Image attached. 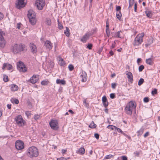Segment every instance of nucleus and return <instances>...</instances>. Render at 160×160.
Instances as JSON below:
<instances>
[{"instance_id": "obj_63", "label": "nucleus", "mask_w": 160, "mask_h": 160, "mask_svg": "<svg viewBox=\"0 0 160 160\" xmlns=\"http://www.w3.org/2000/svg\"><path fill=\"white\" fill-rule=\"evenodd\" d=\"M141 59L140 58H138L137 60V62L138 65H140V62L141 61Z\"/></svg>"}, {"instance_id": "obj_9", "label": "nucleus", "mask_w": 160, "mask_h": 160, "mask_svg": "<svg viewBox=\"0 0 160 160\" xmlns=\"http://www.w3.org/2000/svg\"><path fill=\"white\" fill-rule=\"evenodd\" d=\"M15 146L16 149L18 150H22L24 148L23 142L20 140H17L16 142Z\"/></svg>"}, {"instance_id": "obj_26", "label": "nucleus", "mask_w": 160, "mask_h": 160, "mask_svg": "<svg viewBox=\"0 0 160 160\" xmlns=\"http://www.w3.org/2000/svg\"><path fill=\"white\" fill-rule=\"evenodd\" d=\"M116 15L117 18L119 20H120L122 16V14L121 11H116Z\"/></svg>"}, {"instance_id": "obj_14", "label": "nucleus", "mask_w": 160, "mask_h": 160, "mask_svg": "<svg viewBox=\"0 0 160 160\" xmlns=\"http://www.w3.org/2000/svg\"><path fill=\"white\" fill-rule=\"evenodd\" d=\"M38 80V79L36 78V75H33V76L31 77L30 79L28 81L32 84H34L36 83Z\"/></svg>"}, {"instance_id": "obj_27", "label": "nucleus", "mask_w": 160, "mask_h": 160, "mask_svg": "<svg viewBox=\"0 0 160 160\" xmlns=\"http://www.w3.org/2000/svg\"><path fill=\"white\" fill-rule=\"evenodd\" d=\"M66 30L64 31V33L66 35V36L68 37H69L70 36V30L69 28L67 27H66Z\"/></svg>"}, {"instance_id": "obj_50", "label": "nucleus", "mask_w": 160, "mask_h": 160, "mask_svg": "<svg viewBox=\"0 0 160 160\" xmlns=\"http://www.w3.org/2000/svg\"><path fill=\"white\" fill-rule=\"evenodd\" d=\"M121 8L120 6H116V11H121Z\"/></svg>"}, {"instance_id": "obj_16", "label": "nucleus", "mask_w": 160, "mask_h": 160, "mask_svg": "<svg viewBox=\"0 0 160 160\" xmlns=\"http://www.w3.org/2000/svg\"><path fill=\"white\" fill-rule=\"evenodd\" d=\"M44 45L45 46L46 48L48 49L49 50L52 49V45L51 42L48 40H47L45 42Z\"/></svg>"}, {"instance_id": "obj_8", "label": "nucleus", "mask_w": 160, "mask_h": 160, "mask_svg": "<svg viewBox=\"0 0 160 160\" xmlns=\"http://www.w3.org/2000/svg\"><path fill=\"white\" fill-rule=\"evenodd\" d=\"M35 5L38 10L42 9L45 5V1L44 0H37L35 3Z\"/></svg>"}, {"instance_id": "obj_59", "label": "nucleus", "mask_w": 160, "mask_h": 160, "mask_svg": "<svg viewBox=\"0 0 160 160\" xmlns=\"http://www.w3.org/2000/svg\"><path fill=\"white\" fill-rule=\"evenodd\" d=\"M12 102L17 104L19 103V101H11Z\"/></svg>"}, {"instance_id": "obj_28", "label": "nucleus", "mask_w": 160, "mask_h": 160, "mask_svg": "<svg viewBox=\"0 0 160 160\" xmlns=\"http://www.w3.org/2000/svg\"><path fill=\"white\" fill-rule=\"evenodd\" d=\"M146 62L147 64L150 65H152L153 64V62L152 61V58H151L147 59L146 60Z\"/></svg>"}, {"instance_id": "obj_11", "label": "nucleus", "mask_w": 160, "mask_h": 160, "mask_svg": "<svg viewBox=\"0 0 160 160\" xmlns=\"http://www.w3.org/2000/svg\"><path fill=\"white\" fill-rule=\"evenodd\" d=\"M91 35V33L89 32L86 33L81 39V41L83 43H85L88 40Z\"/></svg>"}, {"instance_id": "obj_58", "label": "nucleus", "mask_w": 160, "mask_h": 160, "mask_svg": "<svg viewBox=\"0 0 160 160\" xmlns=\"http://www.w3.org/2000/svg\"><path fill=\"white\" fill-rule=\"evenodd\" d=\"M116 86V84L115 83H112V87L113 89H115Z\"/></svg>"}, {"instance_id": "obj_23", "label": "nucleus", "mask_w": 160, "mask_h": 160, "mask_svg": "<svg viewBox=\"0 0 160 160\" xmlns=\"http://www.w3.org/2000/svg\"><path fill=\"white\" fill-rule=\"evenodd\" d=\"M56 82L57 84L65 85L66 84V81L64 79L60 80L59 79H57Z\"/></svg>"}, {"instance_id": "obj_55", "label": "nucleus", "mask_w": 160, "mask_h": 160, "mask_svg": "<svg viewBox=\"0 0 160 160\" xmlns=\"http://www.w3.org/2000/svg\"><path fill=\"white\" fill-rule=\"evenodd\" d=\"M121 32V31H119L118 32H117L116 37L119 38H121L120 36V33Z\"/></svg>"}, {"instance_id": "obj_52", "label": "nucleus", "mask_w": 160, "mask_h": 160, "mask_svg": "<svg viewBox=\"0 0 160 160\" xmlns=\"http://www.w3.org/2000/svg\"><path fill=\"white\" fill-rule=\"evenodd\" d=\"M40 117V115L38 114H36L34 116V119L36 120L38 119Z\"/></svg>"}, {"instance_id": "obj_41", "label": "nucleus", "mask_w": 160, "mask_h": 160, "mask_svg": "<svg viewBox=\"0 0 160 160\" xmlns=\"http://www.w3.org/2000/svg\"><path fill=\"white\" fill-rule=\"evenodd\" d=\"M3 80L5 82H8V76L5 75H4Z\"/></svg>"}, {"instance_id": "obj_18", "label": "nucleus", "mask_w": 160, "mask_h": 160, "mask_svg": "<svg viewBox=\"0 0 160 160\" xmlns=\"http://www.w3.org/2000/svg\"><path fill=\"white\" fill-rule=\"evenodd\" d=\"M85 152V149L83 147L80 148L76 151V153L81 155L84 154Z\"/></svg>"}, {"instance_id": "obj_60", "label": "nucleus", "mask_w": 160, "mask_h": 160, "mask_svg": "<svg viewBox=\"0 0 160 160\" xmlns=\"http://www.w3.org/2000/svg\"><path fill=\"white\" fill-rule=\"evenodd\" d=\"M4 17V15L3 14L0 12V20L2 19Z\"/></svg>"}, {"instance_id": "obj_39", "label": "nucleus", "mask_w": 160, "mask_h": 160, "mask_svg": "<svg viewBox=\"0 0 160 160\" xmlns=\"http://www.w3.org/2000/svg\"><path fill=\"white\" fill-rule=\"evenodd\" d=\"M48 83H49V82L48 81L43 80L41 82V84L42 85H47Z\"/></svg>"}, {"instance_id": "obj_25", "label": "nucleus", "mask_w": 160, "mask_h": 160, "mask_svg": "<svg viewBox=\"0 0 160 160\" xmlns=\"http://www.w3.org/2000/svg\"><path fill=\"white\" fill-rule=\"evenodd\" d=\"M144 131V128H141L137 132L138 136H139L142 135Z\"/></svg>"}, {"instance_id": "obj_57", "label": "nucleus", "mask_w": 160, "mask_h": 160, "mask_svg": "<svg viewBox=\"0 0 160 160\" xmlns=\"http://www.w3.org/2000/svg\"><path fill=\"white\" fill-rule=\"evenodd\" d=\"M149 135V132H147L144 134V138H146V137H148V136Z\"/></svg>"}, {"instance_id": "obj_40", "label": "nucleus", "mask_w": 160, "mask_h": 160, "mask_svg": "<svg viewBox=\"0 0 160 160\" xmlns=\"http://www.w3.org/2000/svg\"><path fill=\"white\" fill-rule=\"evenodd\" d=\"M58 28L60 29H62L63 28V27L62 25V24L61 23L59 22V19H58Z\"/></svg>"}, {"instance_id": "obj_38", "label": "nucleus", "mask_w": 160, "mask_h": 160, "mask_svg": "<svg viewBox=\"0 0 160 160\" xmlns=\"http://www.w3.org/2000/svg\"><path fill=\"white\" fill-rule=\"evenodd\" d=\"M129 6L128 8H131L133 5L134 0H129Z\"/></svg>"}, {"instance_id": "obj_29", "label": "nucleus", "mask_w": 160, "mask_h": 160, "mask_svg": "<svg viewBox=\"0 0 160 160\" xmlns=\"http://www.w3.org/2000/svg\"><path fill=\"white\" fill-rule=\"evenodd\" d=\"M19 71L20 72H25L27 71V69L26 68L25 65L24 67H20V68H18Z\"/></svg>"}, {"instance_id": "obj_17", "label": "nucleus", "mask_w": 160, "mask_h": 160, "mask_svg": "<svg viewBox=\"0 0 160 160\" xmlns=\"http://www.w3.org/2000/svg\"><path fill=\"white\" fill-rule=\"evenodd\" d=\"M81 78H82L81 81L82 82H86L87 79V73L85 72H82V74L80 75Z\"/></svg>"}, {"instance_id": "obj_49", "label": "nucleus", "mask_w": 160, "mask_h": 160, "mask_svg": "<svg viewBox=\"0 0 160 160\" xmlns=\"http://www.w3.org/2000/svg\"><path fill=\"white\" fill-rule=\"evenodd\" d=\"M83 104L86 107H88L89 106L88 103L86 101H83Z\"/></svg>"}, {"instance_id": "obj_34", "label": "nucleus", "mask_w": 160, "mask_h": 160, "mask_svg": "<svg viewBox=\"0 0 160 160\" xmlns=\"http://www.w3.org/2000/svg\"><path fill=\"white\" fill-rule=\"evenodd\" d=\"M5 35V33L2 31L1 29H0V40H1L2 38H4L3 37V35Z\"/></svg>"}, {"instance_id": "obj_12", "label": "nucleus", "mask_w": 160, "mask_h": 160, "mask_svg": "<svg viewBox=\"0 0 160 160\" xmlns=\"http://www.w3.org/2000/svg\"><path fill=\"white\" fill-rule=\"evenodd\" d=\"M126 74L127 75V78L129 82L132 83L133 81L132 73L130 72L127 71L126 72Z\"/></svg>"}, {"instance_id": "obj_1", "label": "nucleus", "mask_w": 160, "mask_h": 160, "mask_svg": "<svg viewBox=\"0 0 160 160\" xmlns=\"http://www.w3.org/2000/svg\"><path fill=\"white\" fill-rule=\"evenodd\" d=\"M26 154L27 156L31 158L37 157L39 155V151L36 147L32 146L29 148L27 150Z\"/></svg>"}, {"instance_id": "obj_46", "label": "nucleus", "mask_w": 160, "mask_h": 160, "mask_svg": "<svg viewBox=\"0 0 160 160\" xmlns=\"http://www.w3.org/2000/svg\"><path fill=\"white\" fill-rule=\"evenodd\" d=\"M105 107H107L108 104V101H102Z\"/></svg>"}, {"instance_id": "obj_20", "label": "nucleus", "mask_w": 160, "mask_h": 160, "mask_svg": "<svg viewBox=\"0 0 160 160\" xmlns=\"http://www.w3.org/2000/svg\"><path fill=\"white\" fill-rule=\"evenodd\" d=\"M145 13L146 14V15L148 18H151L152 15V12L148 10H146L145 11Z\"/></svg>"}, {"instance_id": "obj_42", "label": "nucleus", "mask_w": 160, "mask_h": 160, "mask_svg": "<svg viewBox=\"0 0 160 160\" xmlns=\"http://www.w3.org/2000/svg\"><path fill=\"white\" fill-rule=\"evenodd\" d=\"M144 79L142 78H141L138 81V85L139 86H140L144 82Z\"/></svg>"}, {"instance_id": "obj_7", "label": "nucleus", "mask_w": 160, "mask_h": 160, "mask_svg": "<svg viewBox=\"0 0 160 160\" xmlns=\"http://www.w3.org/2000/svg\"><path fill=\"white\" fill-rule=\"evenodd\" d=\"M49 125L51 128L54 130H57L59 128L58 122L55 120H52L49 122Z\"/></svg>"}, {"instance_id": "obj_43", "label": "nucleus", "mask_w": 160, "mask_h": 160, "mask_svg": "<svg viewBox=\"0 0 160 160\" xmlns=\"http://www.w3.org/2000/svg\"><path fill=\"white\" fill-rule=\"evenodd\" d=\"M92 44L91 43H88L87 45V48H88L89 50H91L92 49Z\"/></svg>"}, {"instance_id": "obj_30", "label": "nucleus", "mask_w": 160, "mask_h": 160, "mask_svg": "<svg viewBox=\"0 0 160 160\" xmlns=\"http://www.w3.org/2000/svg\"><path fill=\"white\" fill-rule=\"evenodd\" d=\"M116 160H128V158L126 156H123L118 157Z\"/></svg>"}, {"instance_id": "obj_24", "label": "nucleus", "mask_w": 160, "mask_h": 160, "mask_svg": "<svg viewBox=\"0 0 160 160\" xmlns=\"http://www.w3.org/2000/svg\"><path fill=\"white\" fill-rule=\"evenodd\" d=\"M153 38L149 39L148 40L147 42L146 43L145 45L146 47H148V46H149L153 43Z\"/></svg>"}, {"instance_id": "obj_10", "label": "nucleus", "mask_w": 160, "mask_h": 160, "mask_svg": "<svg viewBox=\"0 0 160 160\" xmlns=\"http://www.w3.org/2000/svg\"><path fill=\"white\" fill-rule=\"evenodd\" d=\"M15 5L17 8L20 9L24 7L26 4L24 2V0H17L15 3Z\"/></svg>"}, {"instance_id": "obj_22", "label": "nucleus", "mask_w": 160, "mask_h": 160, "mask_svg": "<svg viewBox=\"0 0 160 160\" xmlns=\"http://www.w3.org/2000/svg\"><path fill=\"white\" fill-rule=\"evenodd\" d=\"M18 87L16 85L12 84L11 86V89L12 91L15 92L18 90Z\"/></svg>"}, {"instance_id": "obj_33", "label": "nucleus", "mask_w": 160, "mask_h": 160, "mask_svg": "<svg viewBox=\"0 0 160 160\" xmlns=\"http://www.w3.org/2000/svg\"><path fill=\"white\" fill-rule=\"evenodd\" d=\"M59 60L60 62V66H63L64 65H65V63L63 59H62L61 58H59Z\"/></svg>"}, {"instance_id": "obj_13", "label": "nucleus", "mask_w": 160, "mask_h": 160, "mask_svg": "<svg viewBox=\"0 0 160 160\" xmlns=\"http://www.w3.org/2000/svg\"><path fill=\"white\" fill-rule=\"evenodd\" d=\"M29 47L31 52L34 53H36L37 51L36 46L33 43H32L29 44Z\"/></svg>"}, {"instance_id": "obj_54", "label": "nucleus", "mask_w": 160, "mask_h": 160, "mask_svg": "<svg viewBox=\"0 0 160 160\" xmlns=\"http://www.w3.org/2000/svg\"><path fill=\"white\" fill-rule=\"evenodd\" d=\"M57 160H67V159L63 157H61L58 158L57 159Z\"/></svg>"}, {"instance_id": "obj_31", "label": "nucleus", "mask_w": 160, "mask_h": 160, "mask_svg": "<svg viewBox=\"0 0 160 160\" xmlns=\"http://www.w3.org/2000/svg\"><path fill=\"white\" fill-rule=\"evenodd\" d=\"M24 63L21 61H19L17 65V68L18 69V68H20V67H24Z\"/></svg>"}, {"instance_id": "obj_61", "label": "nucleus", "mask_w": 160, "mask_h": 160, "mask_svg": "<svg viewBox=\"0 0 160 160\" xmlns=\"http://www.w3.org/2000/svg\"><path fill=\"white\" fill-rule=\"evenodd\" d=\"M30 112L29 111H26L25 112V114L28 117L29 116H30Z\"/></svg>"}, {"instance_id": "obj_48", "label": "nucleus", "mask_w": 160, "mask_h": 160, "mask_svg": "<svg viewBox=\"0 0 160 160\" xmlns=\"http://www.w3.org/2000/svg\"><path fill=\"white\" fill-rule=\"evenodd\" d=\"M68 68L70 71H72L74 69V66L72 64H70L68 66Z\"/></svg>"}, {"instance_id": "obj_62", "label": "nucleus", "mask_w": 160, "mask_h": 160, "mask_svg": "<svg viewBox=\"0 0 160 160\" xmlns=\"http://www.w3.org/2000/svg\"><path fill=\"white\" fill-rule=\"evenodd\" d=\"M137 3H135L134 4V11L135 12H137Z\"/></svg>"}, {"instance_id": "obj_64", "label": "nucleus", "mask_w": 160, "mask_h": 160, "mask_svg": "<svg viewBox=\"0 0 160 160\" xmlns=\"http://www.w3.org/2000/svg\"><path fill=\"white\" fill-rule=\"evenodd\" d=\"M115 43H112L111 47H110V49H112L115 47Z\"/></svg>"}, {"instance_id": "obj_6", "label": "nucleus", "mask_w": 160, "mask_h": 160, "mask_svg": "<svg viewBox=\"0 0 160 160\" xmlns=\"http://www.w3.org/2000/svg\"><path fill=\"white\" fill-rule=\"evenodd\" d=\"M15 121L18 126L22 127L26 124V122L21 115H18L15 118Z\"/></svg>"}, {"instance_id": "obj_21", "label": "nucleus", "mask_w": 160, "mask_h": 160, "mask_svg": "<svg viewBox=\"0 0 160 160\" xmlns=\"http://www.w3.org/2000/svg\"><path fill=\"white\" fill-rule=\"evenodd\" d=\"M106 32L107 35L108 37L110 35V31L109 29V24L108 21L106 22Z\"/></svg>"}, {"instance_id": "obj_56", "label": "nucleus", "mask_w": 160, "mask_h": 160, "mask_svg": "<svg viewBox=\"0 0 160 160\" xmlns=\"http://www.w3.org/2000/svg\"><path fill=\"white\" fill-rule=\"evenodd\" d=\"M94 136L97 140L99 138V135L98 133H95L94 134Z\"/></svg>"}, {"instance_id": "obj_47", "label": "nucleus", "mask_w": 160, "mask_h": 160, "mask_svg": "<svg viewBox=\"0 0 160 160\" xmlns=\"http://www.w3.org/2000/svg\"><path fill=\"white\" fill-rule=\"evenodd\" d=\"M141 152V151H136L134 152V153L136 157L139 156V154H140V153Z\"/></svg>"}, {"instance_id": "obj_19", "label": "nucleus", "mask_w": 160, "mask_h": 160, "mask_svg": "<svg viewBox=\"0 0 160 160\" xmlns=\"http://www.w3.org/2000/svg\"><path fill=\"white\" fill-rule=\"evenodd\" d=\"M6 44V41L4 38L0 40V47L1 48H3Z\"/></svg>"}, {"instance_id": "obj_37", "label": "nucleus", "mask_w": 160, "mask_h": 160, "mask_svg": "<svg viewBox=\"0 0 160 160\" xmlns=\"http://www.w3.org/2000/svg\"><path fill=\"white\" fill-rule=\"evenodd\" d=\"M96 127V125L93 122H92L89 125V127L91 128H93Z\"/></svg>"}, {"instance_id": "obj_53", "label": "nucleus", "mask_w": 160, "mask_h": 160, "mask_svg": "<svg viewBox=\"0 0 160 160\" xmlns=\"http://www.w3.org/2000/svg\"><path fill=\"white\" fill-rule=\"evenodd\" d=\"M157 90L156 89H155L153 90L152 91V95H154L157 93Z\"/></svg>"}, {"instance_id": "obj_51", "label": "nucleus", "mask_w": 160, "mask_h": 160, "mask_svg": "<svg viewBox=\"0 0 160 160\" xmlns=\"http://www.w3.org/2000/svg\"><path fill=\"white\" fill-rule=\"evenodd\" d=\"M110 97L111 99H113L115 97V94L114 93H112L110 95Z\"/></svg>"}, {"instance_id": "obj_45", "label": "nucleus", "mask_w": 160, "mask_h": 160, "mask_svg": "<svg viewBox=\"0 0 160 160\" xmlns=\"http://www.w3.org/2000/svg\"><path fill=\"white\" fill-rule=\"evenodd\" d=\"M113 157V155H112L111 154H109V155L106 156L105 158V159H110V158H111Z\"/></svg>"}, {"instance_id": "obj_44", "label": "nucleus", "mask_w": 160, "mask_h": 160, "mask_svg": "<svg viewBox=\"0 0 160 160\" xmlns=\"http://www.w3.org/2000/svg\"><path fill=\"white\" fill-rule=\"evenodd\" d=\"M144 67L143 65H141L139 66L138 68V70L139 72H142V70L144 69Z\"/></svg>"}, {"instance_id": "obj_32", "label": "nucleus", "mask_w": 160, "mask_h": 160, "mask_svg": "<svg viewBox=\"0 0 160 160\" xmlns=\"http://www.w3.org/2000/svg\"><path fill=\"white\" fill-rule=\"evenodd\" d=\"M115 129L117 130V132H118L124 135H126V134L120 128L116 127Z\"/></svg>"}, {"instance_id": "obj_5", "label": "nucleus", "mask_w": 160, "mask_h": 160, "mask_svg": "<svg viewBox=\"0 0 160 160\" xmlns=\"http://www.w3.org/2000/svg\"><path fill=\"white\" fill-rule=\"evenodd\" d=\"M144 34V33L142 32L140 34H138L136 36L134 39L133 44L134 46H139L143 42Z\"/></svg>"}, {"instance_id": "obj_2", "label": "nucleus", "mask_w": 160, "mask_h": 160, "mask_svg": "<svg viewBox=\"0 0 160 160\" xmlns=\"http://www.w3.org/2000/svg\"><path fill=\"white\" fill-rule=\"evenodd\" d=\"M26 48V46L24 44H15L12 46L11 51L14 54H16L21 52L26 51L27 49Z\"/></svg>"}, {"instance_id": "obj_15", "label": "nucleus", "mask_w": 160, "mask_h": 160, "mask_svg": "<svg viewBox=\"0 0 160 160\" xmlns=\"http://www.w3.org/2000/svg\"><path fill=\"white\" fill-rule=\"evenodd\" d=\"M5 68L8 70H10L12 68V66L10 64L4 63L3 64V66L2 67V69L3 70H4Z\"/></svg>"}, {"instance_id": "obj_36", "label": "nucleus", "mask_w": 160, "mask_h": 160, "mask_svg": "<svg viewBox=\"0 0 160 160\" xmlns=\"http://www.w3.org/2000/svg\"><path fill=\"white\" fill-rule=\"evenodd\" d=\"M46 24L48 26H50L51 24V21L50 18H48L46 19Z\"/></svg>"}, {"instance_id": "obj_3", "label": "nucleus", "mask_w": 160, "mask_h": 160, "mask_svg": "<svg viewBox=\"0 0 160 160\" xmlns=\"http://www.w3.org/2000/svg\"><path fill=\"white\" fill-rule=\"evenodd\" d=\"M136 104L134 101H130L128 103L125 108L124 111L127 114L131 115L132 114L133 110L135 109Z\"/></svg>"}, {"instance_id": "obj_35", "label": "nucleus", "mask_w": 160, "mask_h": 160, "mask_svg": "<svg viewBox=\"0 0 160 160\" xmlns=\"http://www.w3.org/2000/svg\"><path fill=\"white\" fill-rule=\"evenodd\" d=\"M116 126L112 125H109L107 127V128L109 129L112 130L115 129Z\"/></svg>"}, {"instance_id": "obj_4", "label": "nucleus", "mask_w": 160, "mask_h": 160, "mask_svg": "<svg viewBox=\"0 0 160 160\" xmlns=\"http://www.w3.org/2000/svg\"><path fill=\"white\" fill-rule=\"evenodd\" d=\"M27 15L30 23L32 25H35L36 22L35 12L32 10L30 9L28 11Z\"/></svg>"}]
</instances>
